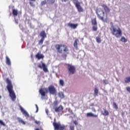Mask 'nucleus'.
<instances>
[{
    "label": "nucleus",
    "instance_id": "1",
    "mask_svg": "<svg viewBox=\"0 0 130 130\" xmlns=\"http://www.w3.org/2000/svg\"><path fill=\"white\" fill-rule=\"evenodd\" d=\"M101 7L104 9V11L102 10L101 8H97L96 10V14L98 16V18L103 21V22H106L108 20V17H107V14L110 13V9L106 5L103 4Z\"/></svg>",
    "mask_w": 130,
    "mask_h": 130
},
{
    "label": "nucleus",
    "instance_id": "33",
    "mask_svg": "<svg viewBox=\"0 0 130 130\" xmlns=\"http://www.w3.org/2000/svg\"><path fill=\"white\" fill-rule=\"evenodd\" d=\"M70 130H75V126H70Z\"/></svg>",
    "mask_w": 130,
    "mask_h": 130
},
{
    "label": "nucleus",
    "instance_id": "31",
    "mask_svg": "<svg viewBox=\"0 0 130 130\" xmlns=\"http://www.w3.org/2000/svg\"><path fill=\"white\" fill-rule=\"evenodd\" d=\"M61 56L63 58H64V59H67V54H63L61 55Z\"/></svg>",
    "mask_w": 130,
    "mask_h": 130
},
{
    "label": "nucleus",
    "instance_id": "34",
    "mask_svg": "<svg viewBox=\"0 0 130 130\" xmlns=\"http://www.w3.org/2000/svg\"><path fill=\"white\" fill-rule=\"evenodd\" d=\"M50 4H54L55 3V0H50Z\"/></svg>",
    "mask_w": 130,
    "mask_h": 130
},
{
    "label": "nucleus",
    "instance_id": "46",
    "mask_svg": "<svg viewBox=\"0 0 130 130\" xmlns=\"http://www.w3.org/2000/svg\"><path fill=\"white\" fill-rule=\"evenodd\" d=\"M2 99V96L0 95V100Z\"/></svg>",
    "mask_w": 130,
    "mask_h": 130
},
{
    "label": "nucleus",
    "instance_id": "42",
    "mask_svg": "<svg viewBox=\"0 0 130 130\" xmlns=\"http://www.w3.org/2000/svg\"><path fill=\"white\" fill-rule=\"evenodd\" d=\"M121 115H124V112H122Z\"/></svg>",
    "mask_w": 130,
    "mask_h": 130
},
{
    "label": "nucleus",
    "instance_id": "18",
    "mask_svg": "<svg viewBox=\"0 0 130 130\" xmlns=\"http://www.w3.org/2000/svg\"><path fill=\"white\" fill-rule=\"evenodd\" d=\"M17 120L19 123H22L24 125L26 124V122H25V121L23 120V119L20 117H17Z\"/></svg>",
    "mask_w": 130,
    "mask_h": 130
},
{
    "label": "nucleus",
    "instance_id": "5",
    "mask_svg": "<svg viewBox=\"0 0 130 130\" xmlns=\"http://www.w3.org/2000/svg\"><path fill=\"white\" fill-rule=\"evenodd\" d=\"M61 47H63V51L64 52H66L67 54H69V48H68L67 45L62 44H56L55 45V48H56L58 53H62V49H61Z\"/></svg>",
    "mask_w": 130,
    "mask_h": 130
},
{
    "label": "nucleus",
    "instance_id": "2",
    "mask_svg": "<svg viewBox=\"0 0 130 130\" xmlns=\"http://www.w3.org/2000/svg\"><path fill=\"white\" fill-rule=\"evenodd\" d=\"M49 92L50 94L54 95L56 94V89H55V87L53 85L49 86L48 89L46 88H40L39 90V93L42 96V99H43V97H45L46 93H48Z\"/></svg>",
    "mask_w": 130,
    "mask_h": 130
},
{
    "label": "nucleus",
    "instance_id": "15",
    "mask_svg": "<svg viewBox=\"0 0 130 130\" xmlns=\"http://www.w3.org/2000/svg\"><path fill=\"white\" fill-rule=\"evenodd\" d=\"M40 36H41V37H42V38L43 39H45L46 38L47 36H46V33H45V31L43 30L42 31H41L40 34Z\"/></svg>",
    "mask_w": 130,
    "mask_h": 130
},
{
    "label": "nucleus",
    "instance_id": "38",
    "mask_svg": "<svg viewBox=\"0 0 130 130\" xmlns=\"http://www.w3.org/2000/svg\"><path fill=\"white\" fill-rule=\"evenodd\" d=\"M73 122L75 125H78V122H77V121H74Z\"/></svg>",
    "mask_w": 130,
    "mask_h": 130
},
{
    "label": "nucleus",
    "instance_id": "22",
    "mask_svg": "<svg viewBox=\"0 0 130 130\" xmlns=\"http://www.w3.org/2000/svg\"><path fill=\"white\" fill-rule=\"evenodd\" d=\"M120 41H121L122 42L125 43V42H127V40H126V39H125V38H124V37H122L121 38Z\"/></svg>",
    "mask_w": 130,
    "mask_h": 130
},
{
    "label": "nucleus",
    "instance_id": "13",
    "mask_svg": "<svg viewBox=\"0 0 130 130\" xmlns=\"http://www.w3.org/2000/svg\"><path fill=\"white\" fill-rule=\"evenodd\" d=\"M86 116L87 117H98V115H94L92 112L87 113L86 114Z\"/></svg>",
    "mask_w": 130,
    "mask_h": 130
},
{
    "label": "nucleus",
    "instance_id": "20",
    "mask_svg": "<svg viewBox=\"0 0 130 130\" xmlns=\"http://www.w3.org/2000/svg\"><path fill=\"white\" fill-rule=\"evenodd\" d=\"M6 63L8 64V66H11V60L9 58V57L6 56Z\"/></svg>",
    "mask_w": 130,
    "mask_h": 130
},
{
    "label": "nucleus",
    "instance_id": "9",
    "mask_svg": "<svg viewBox=\"0 0 130 130\" xmlns=\"http://www.w3.org/2000/svg\"><path fill=\"white\" fill-rule=\"evenodd\" d=\"M75 5L79 13H82L84 12V9H83V8H82V7L81 6V4L80 3V2L75 3Z\"/></svg>",
    "mask_w": 130,
    "mask_h": 130
},
{
    "label": "nucleus",
    "instance_id": "29",
    "mask_svg": "<svg viewBox=\"0 0 130 130\" xmlns=\"http://www.w3.org/2000/svg\"><path fill=\"white\" fill-rule=\"evenodd\" d=\"M0 124L1 125H3V126H6V124L2 120H0Z\"/></svg>",
    "mask_w": 130,
    "mask_h": 130
},
{
    "label": "nucleus",
    "instance_id": "41",
    "mask_svg": "<svg viewBox=\"0 0 130 130\" xmlns=\"http://www.w3.org/2000/svg\"><path fill=\"white\" fill-rule=\"evenodd\" d=\"M61 2H64V3H66V2H68L69 0H61Z\"/></svg>",
    "mask_w": 130,
    "mask_h": 130
},
{
    "label": "nucleus",
    "instance_id": "6",
    "mask_svg": "<svg viewBox=\"0 0 130 130\" xmlns=\"http://www.w3.org/2000/svg\"><path fill=\"white\" fill-rule=\"evenodd\" d=\"M66 66H67L69 75H74L76 73V67L75 66H73L72 64L69 63L66 64Z\"/></svg>",
    "mask_w": 130,
    "mask_h": 130
},
{
    "label": "nucleus",
    "instance_id": "44",
    "mask_svg": "<svg viewBox=\"0 0 130 130\" xmlns=\"http://www.w3.org/2000/svg\"><path fill=\"white\" fill-rule=\"evenodd\" d=\"M29 1H31V2H36V0H29Z\"/></svg>",
    "mask_w": 130,
    "mask_h": 130
},
{
    "label": "nucleus",
    "instance_id": "45",
    "mask_svg": "<svg viewBox=\"0 0 130 130\" xmlns=\"http://www.w3.org/2000/svg\"><path fill=\"white\" fill-rule=\"evenodd\" d=\"M36 130H40L39 128H37L36 129Z\"/></svg>",
    "mask_w": 130,
    "mask_h": 130
},
{
    "label": "nucleus",
    "instance_id": "14",
    "mask_svg": "<svg viewBox=\"0 0 130 130\" xmlns=\"http://www.w3.org/2000/svg\"><path fill=\"white\" fill-rule=\"evenodd\" d=\"M63 109V107H62V106L60 105L59 107L55 108V111L56 112H60V111H62Z\"/></svg>",
    "mask_w": 130,
    "mask_h": 130
},
{
    "label": "nucleus",
    "instance_id": "35",
    "mask_svg": "<svg viewBox=\"0 0 130 130\" xmlns=\"http://www.w3.org/2000/svg\"><path fill=\"white\" fill-rule=\"evenodd\" d=\"M29 5L31 6V7H34V4L31 2H29Z\"/></svg>",
    "mask_w": 130,
    "mask_h": 130
},
{
    "label": "nucleus",
    "instance_id": "8",
    "mask_svg": "<svg viewBox=\"0 0 130 130\" xmlns=\"http://www.w3.org/2000/svg\"><path fill=\"white\" fill-rule=\"evenodd\" d=\"M41 63L42 64L40 63L38 65V68H39V69H43L45 73H48V69H47V67L45 63H43L42 61H41Z\"/></svg>",
    "mask_w": 130,
    "mask_h": 130
},
{
    "label": "nucleus",
    "instance_id": "36",
    "mask_svg": "<svg viewBox=\"0 0 130 130\" xmlns=\"http://www.w3.org/2000/svg\"><path fill=\"white\" fill-rule=\"evenodd\" d=\"M103 82H104V83L105 84H108V81H107V80H103Z\"/></svg>",
    "mask_w": 130,
    "mask_h": 130
},
{
    "label": "nucleus",
    "instance_id": "26",
    "mask_svg": "<svg viewBox=\"0 0 130 130\" xmlns=\"http://www.w3.org/2000/svg\"><path fill=\"white\" fill-rule=\"evenodd\" d=\"M113 108H115V109H118V107L117 106V105H116V103H115V102L113 103Z\"/></svg>",
    "mask_w": 130,
    "mask_h": 130
},
{
    "label": "nucleus",
    "instance_id": "21",
    "mask_svg": "<svg viewBox=\"0 0 130 130\" xmlns=\"http://www.w3.org/2000/svg\"><path fill=\"white\" fill-rule=\"evenodd\" d=\"M12 14L13 16H18V11L16 9H13Z\"/></svg>",
    "mask_w": 130,
    "mask_h": 130
},
{
    "label": "nucleus",
    "instance_id": "24",
    "mask_svg": "<svg viewBox=\"0 0 130 130\" xmlns=\"http://www.w3.org/2000/svg\"><path fill=\"white\" fill-rule=\"evenodd\" d=\"M58 96L59 97H60L61 98H64V95L63 94V92H59L58 93Z\"/></svg>",
    "mask_w": 130,
    "mask_h": 130
},
{
    "label": "nucleus",
    "instance_id": "3",
    "mask_svg": "<svg viewBox=\"0 0 130 130\" xmlns=\"http://www.w3.org/2000/svg\"><path fill=\"white\" fill-rule=\"evenodd\" d=\"M6 82L7 83V89L9 92V95L12 100L15 101L16 100V94H15V91L13 89L14 87L12 84V81L9 78H7Z\"/></svg>",
    "mask_w": 130,
    "mask_h": 130
},
{
    "label": "nucleus",
    "instance_id": "4",
    "mask_svg": "<svg viewBox=\"0 0 130 130\" xmlns=\"http://www.w3.org/2000/svg\"><path fill=\"white\" fill-rule=\"evenodd\" d=\"M110 30L112 35H114L116 38H120L122 36V31L118 26H114V25H112Z\"/></svg>",
    "mask_w": 130,
    "mask_h": 130
},
{
    "label": "nucleus",
    "instance_id": "16",
    "mask_svg": "<svg viewBox=\"0 0 130 130\" xmlns=\"http://www.w3.org/2000/svg\"><path fill=\"white\" fill-rule=\"evenodd\" d=\"M78 42H79V39H76L74 41V47H75L76 50H78Z\"/></svg>",
    "mask_w": 130,
    "mask_h": 130
},
{
    "label": "nucleus",
    "instance_id": "11",
    "mask_svg": "<svg viewBox=\"0 0 130 130\" xmlns=\"http://www.w3.org/2000/svg\"><path fill=\"white\" fill-rule=\"evenodd\" d=\"M68 25L69 27H70V28H72V29H76L78 27V24H73L69 23H68Z\"/></svg>",
    "mask_w": 130,
    "mask_h": 130
},
{
    "label": "nucleus",
    "instance_id": "19",
    "mask_svg": "<svg viewBox=\"0 0 130 130\" xmlns=\"http://www.w3.org/2000/svg\"><path fill=\"white\" fill-rule=\"evenodd\" d=\"M102 114L105 116H107V115H109V112L106 109H104V112L102 113Z\"/></svg>",
    "mask_w": 130,
    "mask_h": 130
},
{
    "label": "nucleus",
    "instance_id": "39",
    "mask_svg": "<svg viewBox=\"0 0 130 130\" xmlns=\"http://www.w3.org/2000/svg\"><path fill=\"white\" fill-rule=\"evenodd\" d=\"M36 107L37 108L36 112H38V106L37 105H36Z\"/></svg>",
    "mask_w": 130,
    "mask_h": 130
},
{
    "label": "nucleus",
    "instance_id": "32",
    "mask_svg": "<svg viewBox=\"0 0 130 130\" xmlns=\"http://www.w3.org/2000/svg\"><path fill=\"white\" fill-rule=\"evenodd\" d=\"M44 5H46V1H42L41 6H44Z\"/></svg>",
    "mask_w": 130,
    "mask_h": 130
},
{
    "label": "nucleus",
    "instance_id": "27",
    "mask_svg": "<svg viewBox=\"0 0 130 130\" xmlns=\"http://www.w3.org/2000/svg\"><path fill=\"white\" fill-rule=\"evenodd\" d=\"M96 42H98V43H101V39L100 38L96 37Z\"/></svg>",
    "mask_w": 130,
    "mask_h": 130
},
{
    "label": "nucleus",
    "instance_id": "30",
    "mask_svg": "<svg viewBox=\"0 0 130 130\" xmlns=\"http://www.w3.org/2000/svg\"><path fill=\"white\" fill-rule=\"evenodd\" d=\"M44 41V39L42 38L39 42V44H43V42Z\"/></svg>",
    "mask_w": 130,
    "mask_h": 130
},
{
    "label": "nucleus",
    "instance_id": "37",
    "mask_svg": "<svg viewBox=\"0 0 130 130\" xmlns=\"http://www.w3.org/2000/svg\"><path fill=\"white\" fill-rule=\"evenodd\" d=\"M73 1V2L74 3V5L75 3H79V1H78V0H71Z\"/></svg>",
    "mask_w": 130,
    "mask_h": 130
},
{
    "label": "nucleus",
    "instance_id": "43",
    "mask_svg": "<svg viewBox=\"0 0 130 130\" xmlns=\"http://www.w3.org/2000/svg\"><path fill=\"white\" fill-rule=\"evenodd\" d=\"M46 112L47 114H48V110H46Z\"/></svg>",
    "mask_w": 130,
    "mask_h": 130
},
{
    "label": "nucleus",
    "instance_id": "17",
    "mask_svg": "<svg viewBox=\"0 0 130 130\" xmlns=\"http://www.w3.org/2000/svg\"><path fill=\"white\" fill-rule=\"evenodd\" d=\"M91 24L92 26H97V20L96 18L91 19Z\"/></svg>",
    "mask_w": 130,
    "mask_h": 130
},
{
    "label": "nucleus",
    "instance_id": "12",
    "mask_svg": "<svg viewBox=\"0 0 130 130\" xmlns=\"http://www.w3.org/2000/svg\"><path fill=\"white\" fill-rule=\"evenodd\" d=\"M36 57L38 59H43V58H44V55L42 54H40V53H38L36 55Z\"/></svg>",
    "mask_w": 130,
    "mask_h": 130
},
{
    "label": "nucleus",
    "instance_id": "7",
    "mask_svg": "<svg viewBox=\"0 0 130 130\" xmlns=\"http://www.w3.org/2000/svg\"><path fill=\"white\" fill-rule=\"evenodd\" d=\"M53 125L54 126V130H66V126L60 124V123L54 122L53 123Z\"/></svg>",
    "mask_w": 130,
    "mask_h": 130
},
{
    "label": "nucleus",
    "instance_id": "28",
    "mask_svg": "<svg viewBox=\"0 0 130 130\" xmlns=\"http://www.w3.org/2000/svg\"><path fill=\"white\" fill-rule=\"evenodd\" d=\"M94 95L95 96L98 95V89L96 88L94 89Z\"/></svg>",
    "mask_w": 130,
    "mask_h": 130
},
{
    "label": "nucleus",
    "instance_id": "40",
    "mask_svg": "<svg viewBox=\"0 0 130 130\" xmlns=\"http://www.w3.org/2000/svg\"><path fill=\"white\" fill-rule=\"evenodd\" d=\"M35 123H36V124H39V123H40V122L39 121H35Z\"/></svg>",
    "mask_w": 130,
    "mask_h": 130
},
{
    "label": "nucleus",
    "instance_id": "23",
    "mask_svg": "<svg viewBox=\"0 0 130 130\" xmlns=\"http://www.w3.org/2000/svg\"><path fill=\"white\" fill-rule=\"evenodd\" d=\"M59 84L60 85V86H62V87H63V86L64 85V81H63L62 79H60L59 80Z\"/></svg>",
    "mask_w": 130,
    "mask_h": 130
},
{
    "label": "nucleus",
    "instance_id": "25",
    "mask_svg": "<svg viewBox=\"0 0 130 130\" xmlns=\"http://www.w3.org/2000/svg\"><path fill=\"white\" fill-rule=\"evenodd\" d=\"M97 30H98V27H97V25H93L92 26V30L97 31Z\"/></svg>",
    "mask_w": 130,
    "mask_h": 130
},
{
    "label": "nucleus",
    "instance_id": "10",
    "mask_svg": "<svg viewBox=\"0 0 130 130\" xmlns=\"http://www.w3.org/2000/svg\"><path fill=\"white\" fill-rule=\"evenodd\" d=\"M20 110H21V112H22L23 114L24 115L25 117H30V115H29L28 112H27L26 111L24 110V109L22 107H20Z\"/></svg>",
    "mask_w": 130,
    "mask_h": 130
}]
</instances>
